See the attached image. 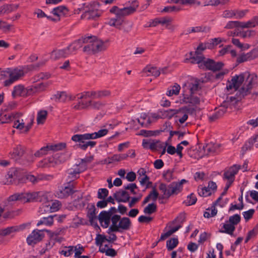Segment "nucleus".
<instances>
[{"mask_svg":"<svg viewBox=\"0 0 258 258\" xmlns=\"http://www.w3.org/2000/svg\"><path fill=\"white\" fill-rule=\"evenodd\" d=\"M227 111V109L225 107H224L222 105L212 115L209 117V119L210 122H213L216 121L217 119L221 118Z\"/></svg>","mask_w":258,"mask_h":258,"instance_id":"26","label":"nucleus"},{"mask_svg":"<svg viewBox=\"0 0 258 258\" xmlns=\"http://www.w3.org/2000/svg\"><path fill=\"white\" fill-rule=\"evenodd\" d=\"M159 188L163 194V196L160 197V199H168L170 197L177 195L182 191L176 182H172L168 185L161 183L159 186Z\"/></svg>","mask_w":258,"mask_h":258,"instance_id":"9","label":"nucleus"},{"mask_svg":"<svg viewBox=\"0 0 258 258\" xmlns=\"http://www.w3.org/2000/svg\"><path fill=\"white\" fill-rule=\"evenodd\" d=\"M131 5L132 6L130 7H124L122 9H120L116 6L112 7L110 9L109 12L111 14H115V17L110 19L123 20L124 17L134 13L138 7V3L136 0H135L132 1Z\"/></svg>","mask_w":258,"mask_h":258,"instance_id":"5","label":"nucleus"},{"mask_svg":"<svg viewBox=\"0 0 258 258\" xmlns=\"http://www.w3.org/2000/svg\"><path fill=\"white\" fill-rule=\"evenodd\" d=\"M68 12V9L63 6H60L54 8L51 13L59 17L61 14L65 15Z\"/></svg>","mask_w":258,"mask_h":258,"instance_id":"36","label":"nucleus"},{"mask_svg":"<svg viewBox=\"0 0 258 258\" xmlns=\"http://www.w3.org/2000/svg\"><path fill=\"white\" fill-rule=\"evenodd\" d=\"M180 89V86L177 83H175L172 87V89L167 90L166 95L169 96H171L173 95H178L179 93Z\"/></svg>","mask_w":258,"mask_h":258,"instance_id":"45","label":"nucleus"},{"mask_svg":"<svg viewBox=\"0 0 258 258\" xmlns=\"http://www.w3.org/2000/svg\"><path fill=\"white\" fill-rule=\"evenodd\" d=\"M196 111L195 107L189 106H184L179 109V112H186L187 114H192Z\"/></svg>","mask_w":258,"mask_h":258,"instance_id":"55","label":"nucleus"},{"mask_svg":"<svg viewBox=\"0 0 258 258\" xmlns=\"http://www.w3.org/2000/svg\"><path fill=\"white\" fill-rule=\"evenodd\" d=\"M178 112H179V109H169L168 110H163L160 111V113H162L163 118H172L174 115L177 114Z\"/></svg>","mask_w":258,"mask_h":258,"instance_id":"35","label":"nucleus"},{"mask_svg":"<svg viewBox=\"0 0 258 258\" xmlns=\"http://www.w3.org/2000/svg\"><path fill=\"white\" fill-rule=\"evenodd\" d=\"M240 216L238 214H235L229 217L228 222L235 226V225H237L240 222Z\"/></svg>","mask_w":258,"mask_h":258,"instance_id":"56","label":"nucleus"},{"mask_svg":"<svg viewBox=\"0 0 258 258\" xmlns=\"http://www.w3.org/2000/svg\"><path fill=\"white\" fill-rule=\"evenodd\" d=\"M221 41V39L219 37L211 39L208 42V48L211 49L213 48L214 46L219 44Z\"/></svg>","mask_w":258,"mask_h":258,"instance_id":"60","label":"nucleus"},{"mask_svg":"<svg viewBox=\"0 0 258 258\" xmlns=\"http://www.w3.org/2000/svg\"><path fill=\"white\" fill-rule=\"evenodd\" d=\"M72 140L77 144L74 146L75 148H80L83 151H85V148L83 145H85L87 140H93L92 136L90 133H86L84 134H76L73 135L71 138Z\"/></svg>","mask_w":258,"mask_h":258,"instance_id":"12","label":"nucleus"},{"mask_svg":"<svg viewBox=\"0 0 258 258\" xmlns=\"http://www.w3.org/2000/svg\"><path fill=\"white\" fill-rule=\"evenodd\" d=\"M228 222H227L226 223H224L223 224V228H224V230L221 229L219 230V232L221 233H227L230 235H232L233 232L235 230V227L234 226V225Z\"/></svg>","mask_w":258,"mask_h":258,"instance_id":"32","label":"nucleus"},{"mask_svg":"<svg viewBox=\"0 0 258 258\" xmlns=\"http://www.w3.org/2000/svg\"><path fill=\"white\" fill-rule=\"evenodd\" d=\"M22 202L24 203L34 201H41L40 197L42 196L40 191L33 192H22Z\"/></svg>","mask_w":258,"mask_h":258,"instance_id":"16","label":"nucleus"},{"mask_svg":"<svg viewBox=\"0 0 258 258\" xmlns=\"http://www.w3.org/2000/svg\"><path fill=\"white\" fill-rule=\"evenodd\" d=\"M21 212V211L20 210H18L17 211H9L4 214L3 217L5 219H12L15 216L19 215Z\"/></svg>","mask_w":258,"mask_h":258,"instance_id":"61","label":"nucleus"},{"mask_svg":"<svg viewBox=\"0 0 258 258\" xmlns=\"http://www.w3.org/2000/svg\"><path fill=\"white\" fill-rule=\"evenodd\" d=\"M205 30L206 27L197 26L195 27L188 28L187 30H185L183 32V34L188 35L191 33L204 32Z\"/></svg>","mask_w":258,"mask_h":258,"instance_id":"41","label":"nucleus"},{"mask_svg":"<svg viewBox=\"0 0 258 258\" xmlns=\"http://www.w3.org/2000/svg\"><path fill=\"white\" fill-rule=\"evenodd\" d=\"M46 86L44 83H40L38 84H36L35 85L32 86V87L29 88V89H31L32 90L31 92V95L37 92H40L44 90Z\"/></svg>","mask_w":258,"mask_h":258,"instance_id":"49","label":"nucleus"},{"mask_svg":"<svg viewBox=\"0 0 258 258\" xmlns=\"http://www.w3.org/2000/svg\"><path fill=\"white\" fill-rule=\"evenodd\" d=\"M159 196V193L157 191L156 188L154 187L153 190L149 193V194L144 199L143 201V205H145L149 202L150 200H152L155 202Z\"/></svg>","mask_w":258,"mask_h":258,"instance_id":"31","label":"nucleus"},{"mask_svg":"<svg viewBox=\"0 0 258 258\" xmlns=\"http://www.w3.org/2000/svg\"><path fill=\"white\" fill-rule=\"evenodd\" d=\"M66 155L63 153H57L52 156L45 159L39 163V167H54L57 165L64 163L67 160Z\"/></svg>","mask_w":258,"mask_h":258,"instance_id":"8","label":"nucleus"},{"mask_svg":"<svg viewBox=\"0 0 258 258\" xmlns=\"http://www.w3.org/2000/svg\"><path fill=\"white\" fill-rule=\"evenodd\" d=\"M25 181L28 180L29 181L31 182L33 184H35L37 183L39 181L42 180L43 179L42 177H36L33 175H28L26 176H25Z\"/></svg>","mask_w":258,"mask_h":258,"instance_id":"64","label":"nucleus"},{"mask_svg":"<svg viewBox=\"0 0 258 258\" xmlns=\"http://www.w3.org/2000/svg\"><path fill=\"white\" fill-rule=\"evenodd\" d=\"M173 173L174 169H168L164 171L163 177L166 181L170 182L171 180L175 178Z\"/></svg>","mask_w":258,"mask_h":258,"instance_id":"44","label":"nucleus"},{"mask_svg":"<svg viewBox=\"0 0 258 258\" xmlns=\"http://www.w3.org/2000/svg\"><path fill=\"white\" fill-rule=\"evenodd\" d=\"M47 112L45 110L40 111L37 114V122L38 124H42L45 120Z\"/></svg>","mask_w":258,"mask_h":258,"instance_id":"46","label":"nucleus"},{"mask_svg":"<svg viewBox=\"0 0 258 258\" xmlns=\"http://www.w3.org/2000/svg\"><path fill=\"white\" fill-rule=\"evenodd\" d=\"M84 105L82 107V108H88L91 107L93 109L100 110L102 109L105 105V102L101 101H94L90 100L86 103H82Z\"/></svg>","mask_w":258,"mask_h":258,"instance_id":"22","label":"nucleus"},{"mask_svg":"<svg viewBox=\"0 0 258 258\" xmlns=\"http://www.w3.org/2000/svg\"><path fill=\"white\" fill-rule=\"evenodd\" d=\"M44 231L47 233L50 232V231L48 230H38L37 229L34 230L27 238L28 244L34 246L37 243L40 242L45 236Z\"/></svg>","mask_w":258,"mask_h":258,"instance_id":"11","label":"nucleus"},{"mask_svg":"<svg viewBox=\"0 0 258 258\" xmlns=\"http://www.w3.org/2000/svg\"><path fill=\"white\" fill-rule=\"evenodd\" d=\"M107 24L111 27H114L117 29L122 30L124 33H129L133 28V22L124 20L109 19Z\"/></svg>","mask_w":258,"mask_h":258,"instance_id":"10","label":"nucleus"},{"mask_svg":"<svg viewBox=\"0 0 258 258\" xmlns=\"http://www.w3.org/2000/svg\"><path fill=\"white\" fill-rule=\"evenodd\" d=\"M13 11V5H5L0 7V12L3 14H8Z\"/></svg>","mask_w":258,"mask_h":258,"instance_id":"59","label":"nucleus"},{"mask_svg":"<svg viewBox=\"0 0 258 258\" xmlns=\"http://www.w3.org/2000/svg\"><path fill=\"white\" fill-rule=\"evenodd\" d=\"M111 223L107 231L108 234L111 232L122 233L123 231L129 230L132 226V222L129 218L121 217L119 215L112 216Z\"/></svg>","mask_w":258,"mask_h":258,"instance_id":"3","label":"nucleus"},{"mask_svg":"<svg viewBox=\"0 0 258 258\" xmlns=\"http://www.w3.org/2000/svg\"><path fill=\"white\" fill-rule=\"evenodd\" d=\"M173 128L171 125V123L169 121H166L161 127L160 130H156L157 135L161 132H169V139L172 138L174 135H178V139L180 140L185 134V132H181L179 131H173L171 130Z\"/></svg>","mask_w":258,"mask_h":258,"instance_id":"14","label":"nucleus"},{"mask_svg":"<svg viewBox=\"0 0 258 258\" xmlns=\"http://www.w3.org/2000/svg\"><path fill=\"white\" fill-rule=\"evenodd\" d=\"M75 192L73 186L68 184L67 185L61 187V188L56 192V195L58 198L63 199L69 197Z\"/></svg>","mask_w":258,"mask_h":258,"instance_id":"19","label":"nucleus"},{"mask_svg":"<svg viewBox=\"0 0 258 258\" xmlns=\"http://www.w3.org/2000/svg\"><path fill=\"white\" fill-rule=\"evenodd\" d=\"M189 93H194L198 90L199 88V80H195L193 82H191L189 85Z\"/></svg>","mask_w":258,"mask_h":258,"instance_id":"54","label":"nucleus"},{"mask_svg":"<svg viewBox=\"0 0 258 258\" xmlns=\"http://www.w3.org/2000/svg\"><path fill=\"white\" fill-rule=\"evenodd\" d=\"M178 243V240L177 238H172L166 241V247L168 250H172Z\"/></svg>","mask_w":258,"mask_h":258,"instance_id":"42","label":"nucleus"},{"mask_svg":"<svg viewBox=\"0 0 258 258\" xmlns=\"http://www.w3.org/2000/svg\"><path fill=\"white\" fill-rule=\"evenodd\" d=\"M8 108L3 109L0 112V123H7L14 120L19 118L22 116L20 113H9L7 111Z\"/></svg>","mask_w":258,"mask_h":258,"instance_id":"13","label":"nucleus"},{"mask_svg":"<svg viewBox=\"0 0 258 258\" xmlns=\"http://www.w3.org/2000/svg\"><path fill=\"white\" fill-rule=\"evenodd\" d=\"M139 135L145 137L155 136L157 135L156 131H147L145 130H141L140 131Z\"/></svg>","mask_w":258,"mask_h":258,"instance_id":"58","label":"nucleus"},{"mask_svg":"<svg viewBox=\"0 0 258 258\" xmlns=\"http://www.w3.org/2000/svg\"><path fill=\"white\" fill-rule=\"evenodd\" d=\"M197 201L196 195L192 193L187 197V200L185 202L187 206L192 205L196 204Z\"/></svg>","mask_w":258,"mask_h":258,"instance_id":"63","label":"nucleus"},{"mask_svg":"<svg viewBox=\"0 0 258 258\" xmlns=\"http://www.w3.org/2000/svg\"><path fill=\"white\" fill-rule=\"evenodd\" d=\"M32 90L29 88H25L24 86L19 85L14 87L12 92V96L14 98L17 96L27 97L31 95Z\"/></svg>","mask_w":258,"mask_h":258,"instance_id":"17","label":"nucleus"},{"mask_svg":"<svg viewBox=\"0 0 258 258\" xmlns=\"http://www.w3.org/2000/svg\"><path fill=\"white\" fill-rule=\"evenodd\" d=\"M49 148V151H57L62 150L66 147V144L60 143L56 144H49L47 145Z\"/></svg>","mask_w":258,"mask_h":258,"instance_id":"39","label":"nucleus"},{"mask_svg":"<svg viewBox=\"0 0 258 258\" xmlns=\"http://www.w3.org/2000/svg\"><path fill=\"white\" fill-rule=\"evenodd\" d=\"M157 211V205L155 203H151L145 207L144 209V212L145 214H151Z\"/></svg>","mask_w":258,"mask_h":258,"instance_id":"47","label":"nucleus"},{"mask_svg":"<svg viewBox=\"0 0 258 258\" xmlns=\"http://www.w3.org/2000/svg\"><path fill=\"white\" fill-rule=\"evenodd\" d=\"M198 194L200 196L204 197L209 196L212 194L210 190L207 187H199Z\"/></svg>","mask_w":258,"mask_h":258,"instance_id":"51","label":"nucleus"},{"mask_svg":"<svg viewBox=\"0 0 258 258\" xmlns=\"http://www.w3.org/2000/svg\"><path fill=\"white\" fill-rule=\"evenodd\" d=\"M109 191L106 188H100L98 189L97 198L104 200L108 196Z\"/></svg>","mask_w":258,"mask_h":258,"instance_id":"62","label":"nucleus"},{"mask_svg":"<svg viewBox=\"0 0 258 258\" xmlns=\"http://www.w3.org/2000/svg\"><path fill=\"white\" fill-rule=\"evenodd\" d=\"M253 145H254L256 148H258V134L250 138L248 142L245 144L242 149L245 151L250 150Z\"/></svg>","mask_w":258,"mask_h":258,"instance_id":"28","label":"nucleus"},{"mask_svg":"<svg viewBox=\"0 0 258 258\" xmlns=\"http://www.w3.org/2000/svg\"><path fill=\"white\" fill-rule=\"evenodd\" d=\"M242 28V22L240 21H229L226 25L224 27V28L227 29H230L233 28Z\"/></svg>","mask_w":258,"mask_h":258,"instance_id":"38","label":"nucleus"},{"mask_svg":"<svg viewBox=\"0 0 258 258\" xmlns=\"http://www.w3.org/2000/svg\"><path fill=\"white\" fill-rule=\"evenodd\" d=\"M24 75V71L18 68H8L0 72V80H4L5 87H9Z\"/></svg>","mask_w":258,"mask_h":258,"instance_id":"4","label":"nucleus"},{"mask_svg":"<svg viewBox=\"0 0 258 258\" xmlns=\"http://www.w3.org/2000/svg\"><path fill=\"white\" fill-rule=\"evenodd\" d=\"M60 206V204L59 203V202H53L52 204V205L50 206V205H43L40 208V210L42 211L43 209H44V211H45L47 210H50L51 212H54L57 211Z\"/></svg>","mask_w":258,"mask_h":258,"instance_id":"37","label":"nucleus"},{"mask_svg":"<svg viewBox=\"0 0 258 258\" xmlns=\"http://www.w3.org/2000/svg\"><path fill=\"white\" fill-rule=\"evenodd\" d=\"M113 197L118 203H126L129 201L131 197L127 191L125 190H119L113 194Z\"/></svg>","mask_w":258,"mask_h":258,"instance_id":"21","label":"nucleus"},{"mask_svg":"<svg viewBox=\"0 0 258 258\" xmlns=\"http://www.w3.org/2000/svg\"><path fill=\"white\" fill-rule=\"evenodd\" d=\"M17 230L18 228L16 227H7V228L0 230V235L3 236H6Z\"/></svg>","mask_w":258,"mask_h":258,"instance_id":"52","label":"nucleus"},{"mask_svg":"<svg viewBox=\"0 0 258 258\" xmlns=\"http://www.w3.org/2000/svg\"><path fill=\"white\" fill-rule=\"evenodd\" d=\"M258 57V50L257 49H253L251 51L246 54H242L237 58V62L240 63L244 61L253 59Z\"/></svg>","mask_w":258,"mask_h":258,"instance_id":"20","label":"nucleus"},{"mask_svg":"<svg viewBox=\"0 0 258 258\" xmlns=\"http://www.w3.org/2000/svg\"><path fill=\"white\" fill-rule=\"evenodd\" d=\"M23 183H25V178L20 169L11 168L6 175V181L5 184L18 185Z\"/></svg>","mask_w":258,"mask_h":258,"instance_id":"7","label":"nucleus"},{"mask_svg":"<svg viewBox=\"0 0 258 258\" xmlns=\"http://www.w3.org/2000/svg\"><path fill=\"white\" fill-rule=\"evenodd\" d=\"M67 96L64 92H57L56 94L53 95L51 98V100L55 102H64L66 101Z\"/></svg>","mask_w":258,"mask_h":258,"instance_id":"33","label":"nucleus"},{"mask_svg":"<svg viewBox=\"0 0 258 258\" xmlns=\"http://www.w3.org/2000/svg\"><path fill=\"white\" fill-rule=\"evenodd\" d=\"M107 238L104 235L100 234H97L96 237L95 238V244L97 246H101L103 243L105 241H107Z\"/></svg>","mask_w":258,"mask_h":258,"instance_id":"57","label":"nucleus"},{"mask_svg":"<svg viewBox=\"0 0 258 258\" xmlns=\"http://www.w3.org/2000/svg\"><path fill=\"white\" fill-rule=\"evenodd\" d=\"M258 25V16H254L247 22H242V28L254 27Z\"/></svg>","mask_w":258,"mask_h":258,"instance_id":"34","label":"nucleus"},{"mask_svg":"<svg viewBox=\"0 0 258 258\" xmlns=\"http://www.w3.org/2000/svg\"><path fill=\"white\" fill-rule=\"evenodd\" d=\"M240 166L234 164L225 170L223 174L224 179L227 180L228 183L232 184L235 179V176L240 169Z\"/></svg>","mask_w":258,"mask_h":258,"instance_id":"15","label":"nucleus"},{"mask_svg":"<svg viewBox=\"0 0 258 258\" xmlns=\"http://www.w3.org/2000/svg\"><path fill=\"white\" fill-rule=\"evenodd\" d=\"M49 151V148L47 146L45 147H43L40 148L39 150L37 151L34 153V156L36 157H41L43 155H46L48 154Z\"/></svg>","mask_w":258,"mask_h":258,"instance_id":"53","label":"nucleus"},{"mask_svg":"<svg viewBox=\"0 0 258 258\" xmlns=\"http://www.w3.org/2000/svg\"><path fill=\"white\" fill-rule=\"evenodd\" d=\"M111 217L106 211L101 212L98 216V220L101 226L105 228H107L109 226L110 221H111Z\"/></svg>","mask_w":258,"mask_h":258,"instance_id":"24","label":"nucleus"},{"mask_svg":"<svg viewBox=\"0 0 258 258\" xmlns=\"http://www.w3.org/2000/svg\"><path fill=\"white\" fill-rule=\"evenodd\" d=\"M53 223V218L52 215H50L47 217H43L37 224V226L44 224L47 226H51Z\"/></svg>","mask_w":258,"mask_h":258,"instance_id":"40","label":"nucleus"},{"mask_svg":"<svg viewBox=\"0 0 258 258\" xmlns=\"http://www.w3.org/2000/svg\"><path fill=\"white\" fill-rule=\"evenodd\" d=\"M181 103H189L192 106H196L200 103V99L198 96H195L194 93L189 94H183L182 98L180 99Z\"/></svg>","mask_w":258,"mask_h":258,"instance_id":"18","label":"nucleus"},{"mask_svg":"<svg viewBox=\"0 0 258 258\" xmlns=\"http://www.w3.org/2000/svg\"><path fill=\"white\" fill-rule=\"evenodd\" d=\"M90 38H81L79 39L73 43L70 44L67 47L69 51L71 52V54L73 52L77 51L78 49L82 47L83 44H85V42H87V40Z\"/></svg>","mask_w":258,"mask_h":258,"instance_id":"25","label":"nucleus"},{"mask_svg":"<svg viewBox=\"0 0 258 258\" xmlns=\"http://www.w3.org/2000/svg\"><path fill=\"white\" fill-rule=\"evenodd\" d=\"M177 220L180 221V224L171 229L173 232V233L175 232L176 231L178 230L181 227H182L181 224H182L185 221V217L184 216V215H179L172 221V224H174Z\"/></svg>","mask_w":258,"mask_h":258,"instance_id":"43","label":"nucleus"},{"mask_svg":"<svg viewBox=\"0 0 258 258\" xmlns=\"http://www.w3.org/2000/svg\"><path fill=\"white\" fill-rule=\"evenodd\" d=\"M85 38H91L85 42L86 45L83 48V51L89 54H94L106 49L104 42L98 40L95 36H88Z\"/></svg>","mask_w":258,"mask_h":258,"instance_id":"6","label":"nucleus"},{"mask_svg":"<svg viewBox=\"0 0 258 258\" xmlns=\"http://www.w3.org/2000/svg\"><path fill=\"white\" fill-rule=\"evenodd\" d=\"M257 80V76L255 74H250L249 72H244L239 75H235L232 77L229 84L227 85V90L233 88L235 90H238L240 86L244 83L243 86L240 89V94L243 96L246 95L249 91L252 88Z\"/></svg>","mask_w":258,"mask_h":258,"instance_id":"2","label":"nucleus"},{"mask_svg":"<svg viewBox=\"0 0 258 258\" xmlns=\"http://www.w3.org/2000/svg\"><path fill=\"white\" fill-rule=\"evenodd\" d=\"M108 131L107 129L100 130L97 132L91 133L93 139H98L105 136L108 133Z\"/></svg>","mask_w":258,"mask_h":258,"instance_id":"50","label":"nucleus"},{"mask_svg":"<svg viewBox=\"0 0 258 258\" xmlns=\"http://www.w3.org/2000/svg\"><path fill=\"white\" fill-rule=\"evenodd\" d=\"M20 201L22 202V192L21 193H16L13 195L10 196L7 200L8 203H10L11 202H15V201Z\"/></svg>","mask_w":258,"mask_h":258,"instance_id":"48","label":"nucleus"},{"mask_svg":"<svg viewBox=\"0 0 258 258\" xmlns=\"http://www.w3.org/2000/svg\"><path fill=\"white\" fill-rule=\"evenodd\" d=\"M24 148L21 145H18L14 149L11 154L12 158L18 160L24 155Z\"/></svg>","mask_w":258,"mask_h":258,"instance_id":"29","label":"nucleus"},{"mask_svg":"<svg viewBox=\"0 0 258 258\" xmlns=\"http://www.w3.org/2000/svg\"><path fill=\"white\" fill-rule=\"evenodd\" d=\"M71 54V52L68 49V47L62 49H56L53 50L50 55L51 58L53 60H57L61 58L66 57Z\"/></svg>","mask_w":258,"mask_h":258,"instance_id":"23","label":"nucleus"},{"mask_svg":"<svg viewBox=\"0 0 258 258\" xmlns=\"http://www.w3.org/2000/svg\"><path fill=\"white\" fill-rule=\"evenodd\" d=\"M203 51L197 49L195 52H189V57L184 59V62L198 64L200 69L210 70L213 72L220 71L224 66L221 61H215L211 58H206L202 53Z\"/></svg>","mask_w":258,"mask_h":258,"instance_id":"1","label":"nucleus"},{"mask_svg":"<svg viewBox=\"0 0 258 258\" xmlns=\"http://www.w3.org/2000/svg\"><path fill=\"white\" fill-rule=\"evenodd\" d=\"M238 101V99L235 97H228L226 100H225L221 105L227 109L229 107H231L233 106H235L237 103Z\"/></svg>","mask_w":258,"mask_h":258,"instance_id":"30","label":"nucleus"},{"mask_svg":"<svg viewBox=\"0 0 258 258\" xmlns=\"http://www.w3.org/2000/svg\"><path fill=\"white\" fill-rule=\"evenodd\" d=\"M220 145L219 144H208L206 146L204 147V150L205 152H207V154H214V153H218L219 152V148Z\"/></svg>","mask_w":258,"mask_h":258,"instance_id":"27","label":"nucleus"}]
</instances>
